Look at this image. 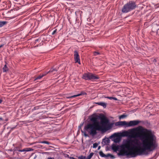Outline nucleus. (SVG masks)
I'll list each match as a JSON object with an SVG mask.
<instances>
[{
	"mask_svg": "<svg viewBox=\"0 0 159 159\" xmlns=\"http://www.w3.org/2000/svg\"><path fill=\"white\" fill-rule=\"evenodd\" d=\"M48 159H54V158L52 157H50L48 158Z\"/></svg>",
	"mask_w": 159,
	"mask_h": 159,
	"instance_id": "35",
	"label": "nucleus"
},
{
	"mask_svg": "<svg viewBox=\"0 0 159 159\" xmlns=\"http://www.w3.org/2000/svg\"><path fill=\"white\" fill-rule=\"evenodd\" d=\"M110 157L111 158H113L115 157L114 156L109 153L105 155V156L104 157Z\"/></svg>",
	"mask_w": 159,
	"mask_h": 159,
	"instance_id": "17",
	"label": "nucleus"
},
{
	"mask_svg": "<svg viewBox=\"0 0 159 159\" xmlns=\"http://www.w3.org/2000/svg\"><path fill=\"white\" fill-rule=\"evenodd\" d=\"M40 79V76H38L37 77V79Z\"/></svg>",
	"mask_w": 159,
	"mask_h": 159,
	"instance_id": "37",
	"label": "nucleus"
},
{
	"mask_svg": "<svg viewBox=\"0 0 159 159\" xmlns=\"http://www.w3.org/2000/svg\"><path fill=\"white\" fill-rule=\"evenodd\" d=\"M57 29H56L55 30H54L53 31V32H52V35H54L55 34H56L57 33Z\"/></svg>",
	"mask_w": 159,
	"mask_h": 159,
	"instance_id": "26",
	"label": "nucleus"
},
{
	"mask_svg": "<svg viewBox=\"0 0 159 159\" xmlns=\"http://www.w3.org/2000/svg\"><path fill=\"white\" fill-rule=\"evenodd\" d=\"M40 45H43V43H42H42H40Z\"/></svg>",
	"mask_w": 159,
	"mask_h": 159,
	"instance_id": "39",
	"label": "nucleus"
},
{
	"mask_svg": "<svg viewBox=\"0 0 159 159\" xmlns=\"http://www.w3.org/2000/svg\"><path fill=\"white\" fill-rule=\"evenodd\" d=\"M8 119H6L5 120V121H8Z\"/></svg>",
	"mask_w": 159,
	"mask_h": 159,
	"instance_id": "41",
	"label": "nucleus"
},
{
	"mask_svg": "<svg viewBox=\"0 0 159 159\" xmlns=\"http://www.w3.org/2000/svg\"><path fill=\"white\" fill-rule=\"evenodd\" d=\"M112 149L114 151L116 152L118 150V146L113 144L112 145Z\"/></svg>",
	"mask_w": 159,
	"mask_h": 159,
	"instance_id": "12",
	"label": "nucleus"
},
{
	"mask_svg": "<svg viewBox=\"0 0 159 159\" xmlns=\"http://www.w3.org/2000/svg\"><path fill=\"white\" fill-rule=\"evenodd\" d=\"M39 39H36L35 40V42L36 43L37 42H38L39 41Z\"/></svg>",
	"mask_w": 159,
	"mask_h": 159,
	"instance_id": "33",
	"label": "nucleus"
},
{
	"mask_svg": "<svg viewBox=\"0 0 159 159\" xmlns=\"http://www.w3.org/2000/svg\"><path fill=\"white\" fill-rule=\"evenodd\" d=\"M2 102V100L0 99V104Z\"/></svg>",
	"mask_w": 159,
	"mask_h": 159,
	"instance_id": "34",
	"label": "nucleus"
},
{
	"mask_svg": "<svg viewBox=\"0 0 159 159\" xmlns=\"http://www.w3.org/2000/svg\"><path fill=\"white\" fill-rule=\"evenodd\" d=\"M126 117H127L126 115H125V114H123V115H122L119 116V119L120 120L122 119H123V118Z\"/></svg>",
	"mask_w": 159,
	"mask_h": 159,
	"instance_id": "20",
	"label": "nucleus"
},
{
	"mask_svg": "<svg viewBox=\"0 0 159 159\" xmlns=\"http://www.w3.org/2000/svg\"><path fill=\"white\" fill-rule=\"evenodd\" d=\"M7 23L6 21H0V28L3 26Z\"/></svg>",
	"mask_w": 159,
	"mask_h": 159,
	"instance_id": "14",
	"label": "nucleus"
},
{
	"mask_svg": "<svg viewBox=\"0 0 159 159\" xmlns=\"http://www.w3.org/2000/svg\"><path fill=\"white\" fill-rule=\"evenodd\" d=\"M116 125L117 126H125L127 127V122L126 121H120L116 123Z\"/></svg>",
	"mask_w": 159,
	"mask_h": 159,
	"instance_id": "8",
	"label": "nucleus"
},
{
	"mask_svg": "<svg viewBox=\"0 0 159 159\" xmlns=\"http://www.w3.org/2000/svg\"><path fill=\"white\" fill-rule=\"evenodd\" d=\"M2 70H3V72H7L8 71V69L7 66V65L6 64L4 65V66Z\"/></svg>",
	"mask_w": 159,
	"mask_h": 159,
	"instance_id": "13",
	"label": "nucleus"
},
{
	"mask_svg": "<svg viewBox=\"0 0 159 159\" xmlns=\"http://www.w3.org/2000/svg\"><path fill=\"white\" fill-rule=\"evenodd\" d=\"M141 122V121L138 120L130 121L129 123L127 122V127L134 126Z\"/></svg>",
	"mask_w": 159,
	"mask_h": 159,
	"instance_id": "7",
	"label": "nucleus"
},
{
	"mask_svg": "<svg viewBox=\"0 0 159 159\" xmlns=\"http://www.w3.org/2000/svg\"><path fill=\"white\" fill-rule=\"evenodd\" d=\"M100 119V122L98 124L100 131L103 132H105L110 129L112 127L113 124L109 123V120L104 115H102L98 116V119Z\"/></svg>",
	"mask_w": 159,
	"mask_h": 159,
	"instance_id": "3",
	"label": "nucleus"
},
{
	"mask_svg": "<svg viewBox=\"0 0 159 159\" xmlns=\"http://www.w3.org/2000/svg\"><path fill=\"white\" fill-rule=\"evenodd\" d=\"M33 150V149H32L31 148H24L22 150H18V151L20 152H29Z\"/></svg>",
	"mask_w": 159,
	"mask_h": 159,
	"instance_id": "10",
	"label": "nucleus"
},
{
	"mask_svg": "<svg viewBox=\"0 0 159 159\" xmlns=\"http://www.w3.org/2000/svg\"><path fill=\"white\" fill-rule=\"evenodd\" d=\"M138 7L136 2L130 1L124 5L121 9V11L123 13H127L134 10Z\"/></svg>",
	"mask_w": 159,
	"mask_h": 159,
	"instance_id": "4",
	"label": "nucleus"
},
{
	"mask_svg": "<svg viewBox=\"0 0 159 159\" xmlns=\"http://www.w3.org/2000/svg\"><path fill=\"white\" fill-rule=\"evenodd\" d=\"M105 98H107L110 100L113 99L116 101L117 100H118V99L116 98L112 97H105Z\"/></svg>",
	"mask_w": 159,
	"mask_h": 159,
	"instance_id": "15",
	"label": "nucleus"
},
{
	"mask_svg": "<svg viewBox=\"0 0 159 159\" xmlns=\"http://www.w3.org/2000/svg\"><path fill=\"white\" fill-rule=\"evenodd\" d=\"M96 103L98 105L102 106L104 108H105L107 106V104L104 102H96Z\"/></svg>",
	"mask_w": 159,
	"mask_h": 159,
	"instance_id": "11",
	"label": "nucleus"
},
{
	"mask_svg": "<svg viewBox=\"0 0 159 159\" xmlns=\"http://www.w3.org/2000/svg\"><path fill=\"white\" fill-rule=\"evenodd\" d=\"M131 134L132 138H139L141 140L142 147L139 146L140 142L138 140H127L121 147V148L118 153L119 155L135 157L144 153L146 150L152 151L157 146L154 135L151 130L139 126L132 129Z\"/></svg>",
	"mask_w": 159,
	"mask_h": 159,
	"instance_id": "1",
	"label": "nucleus"
},
{
	"mask_svg": "<svg viewBox=\"0 0 159 159\" xmlns=\"http://www.w3.org/2000/svg\"><path fill=\"white\" fill-rule=\"evenodd\" d=\"M100 146L98 148H100Z\"/></svg>",
	"mask_w": 159,
	"mask_h": 159,
	"instance_id": "42",
	"label": "nucleus"
},
{
	"mask_svg": "<svg viewBox=\"0 0 159 159\" xmlns=\"http://www.w3.org/2000/svg\"><path fill=\"white\" fill-rule=\"evenodd\" d=\"M57 71V70L56 68H51L50 70L48 72V73H52L54 71Z\"/></svg>",
	"mask_w": 159,
	"mask_h": 159,
	"instance_id": "16",
	"label": "nucleus"
},
{
	"mask_svg": "<svg viewBox=\"0 0 159 159\" xmlns=\"http://www.w3.org/2000/svg\"><path fill=\"white\" fill-rule=\"evenodd\" d=\"M40 143H46V144H47L48 145L50 144V143L47 141H41V142H40Z\"/></svg>",
	"mask_w": 159,
	"mask_h": 159,
	"instance_id": "23",
	"label": "nucleus"
},
{
	"mask_svg": "<svg viewBox=\"0 0 159 159\" xmlns=\"http://www.w3.org/2000/svg\"><path fill=\"white\" fill-rule=\"evenodd\" d=\"M78 159H86V157L83 155H81L78 157Z\"/></svg>",
	"mask_w": 159,
	"mask_h": 159,
	"instance_id": "21",
	"label": "nucleus"
},
{
	"mask_svg": "<svg viewBox=\"0 0 159 159\" xmlns=\"http://www.w3.org/2000/svg\"><path fill=\"white\" fill-rule=\"evenodd\" d=\"M3 120V119L2 117H0V121Z\"/></svg>",
	"mask_w": 159,
	"mask_h": 159,
	"instance_id": "36",
	"label": "nucleus"
},
{
	"mask_svg": "<svg viewBox=\"0 0 159 159\" xmlns=\"http://www.w3.org/2000/svg\"><path fill=\"white\" fill-rule=\"evenodd\" d=\"M84 135L86 136V137H87V136H88V135L87 134H86V133H84Z\"/></svg>",
	"mask_w": 159,
	"mask_h": 159,
	"instance_id": "32",
	"label": "nucleus"
},
{
	"mask_svg": "<svg viewBox=\"0 0 159 159\" xmlns=\"http://www.w3.org/2000/svg\"><path fill=\"white\" fill-rule=\"evenodd\" d=\"M120 141V139L118 138H117L114 140V141L115 143H118Z\"/></svg>",
	"mask_w": 159,
	"mask_h": 159,
	"instance_id": "24",
	"label": "nucleus"
},
{
	"mask_svg": "<svg viewBox=\"0 0 159 159\" xmlns=\"http://www.w3.org/2000/svg\"><path fill=\"white\" fill-rule=\"evenodd\" d=\"M69 158L70 159H76L75 158H74L73 157H70Z\"/></svg>",
	"mask_w": 159,
	"mask_h": 159,
	"instance_id": "30",
	"label": "nucleus"
},
{
	"mask_svg": "<svg viewBox=\"0 0 159 159\" xmlns=\"http://www.w3.org/2000/svg\"><path fill=\"white\" fill-rule=\"evenodd\" d=\"M159 8V3L157 4L155 6V8Z\"/></svg>",
	"mask_w": 159,
	"mask_h": 159,
	"instance_id": "29",
	"label": "nucleus"
},
{
	"mask_svg": "<svg viewBox=\"0 0 159 159\" xmlns=\"http://www.w3.org/2000/svg\"><path fill=\"white\" fill-rule=\"evenodd\" d=\"M117 136V135L115 133V134H113L111 136V137H116Z\"/></svg>",
	"mask_w": 159,
	"mask_h": 159,
	"instance_id": "28",
	"label": "nucleus"
},
{
	"mask_svg": "<svg viewBox=\"0 0 159 159\" xmlns=\"http://www.w3.org/2000/svg\"><path fill=\"white\" fill-rule=\"evenodd\" d=\"M48 74V72H44L43 74L42 75H40V79L42 78L43 77V76H44L46 75L47 74Z\"/></svg>",
	"mask_w": 159,
	"mask_h": 159,
	"instance_id": "25",
	"label": "nucleus"
},
{
	"mask_svg": "<svg viewBox=\"0 0 159 159\" xmlns=\"http://www.w3.org/2000/svg\"><path fill=\"white\" fill-rule=\"evenodd\" d=\"M87 94L85 92L83 91L81 92L80 93L78 94L77 95H73V96H70V97H67V98H75V97H78V96H80L82 95H84V94Z\"/></svg>",
	"mask_w": 159,
	"mask_h": 159,
	"instance_id": "9",
	"label": "nucleus"
},
{
	"mask_svg": "<svg viewBox=\"0 0 159 159\" xmlns=\"http://www.w3.org/2000/svg\"><path fill=\"white\" fill-rule=\"evenodd\" d=\"M99 153L100 155L102 157H104L105 156V154L102 151H100Z\"/></svg>",
	"mask_w": 159,
	"mask_h": 159,
	"instance_id": "19",
	"label": "nucleus"
},
{
	"mask_svg": "<svg viewBox=\"0 0 159 159\" xmlns=\"http://www.w3.org/2000/svg\"><path fill=\"white\" fill-rule=\"evenodd\" d=\"M74 56L75 63H78L80 65L81 63L80 62V56L77 51L75 50L74 51Z\"/></svg>",
	"mask_w": 159,
	"mask_h": 159,
	"instance_id": "6",
	"label": "nucleus"
},
{
	"mask_svg": "<svg viewBox=\"0 0 159 159\" xmlns=\"http://www.w3.org/2000/svg\"><path fill=\"white\" fill-rule=\"evenodd\" d=\"M34 108H35V109L36 110V109H38V108H37V107H34Z\"/></svg>",
	"mask_w": 159,
	"mask_h": 159,
	"instance_id": "38",
	"label": "nucleus"
},
{
	"mask_svg": "<svg viewBox=\"0 0 159 159\" xmlns=\"http://www.w3.org/2000/svg\"><path fill=\"white\" fill-rule=\"evenodd\" d=\"M94 153L93 152L91 153L86 158V159H90L93 156Z\"/></svg>",
	"mask_w": 159,
	"mask_h": 159,
	"instance_id": "18",
	"label": "nucleus"
},
{
	"mask_svg": "<svg viewBox=\"0 0 159 159\" xmlns=\"http://www.w3.org/2000/svg\"><path fill=\"white\" fill-rule=\"evenodd\" d=\"M153 61L154 62H157V60L156 59H154L153 60Z\"/></svg>",
	"mask_w": 159,
	"mask_h": 159,
	"instance_id": "31",
	"label": "nucleus"
},
{
	"mask_svg": "<svg viewBox=\"0 0 159 159\" xmlns=\"http://www.w3.org/2000/svg\"><path fill=\"white\" fill-rule=\"evenodd\" d=\"M93 55L94 56H96L97 55L101 54V53L98 52H93Z\"/></svg>",
	"mask_w": 159,
	"mask_h": 159,
	"instance_id": "22",
	"label": "nucleus"
},
{
	"mask_svg": "<svg viewBox=\"0 0 159 159\" xmlns=\"http://www.w3.org/2000/svg\"><path fill=\"white\" fill-rule=\"evenodd\" d=\"M98 146V144L97 143H94L93 145V148H96Z\"/></svg>",
	"mask_w": 159,
	"mask_h": 159,
	"instance_id": "27",
	"label": "nucleus"
},
{
	"mask_svg": "<svg viewBox=\"0 0 159 159\" xmlns=\"http://www.w3.org/2000/svg\"><path fill=\"white\" fill-rule=\"evenodd\" d=\"M98 116L97 115L93 116L90 119V120L93 123V124L89 123L85 125L84 129L85 130L88 131L89 129H90L89 134L92 135H95L97 133V130H100V129L98 125L99 122L98 121Z\"/></svg>",
	"mask_w": 159,
	"mask_h": 159,
	"instance_id": "2",
	"label": "nucleus"
},
{
	"mask_svg": "<svg viewBox=\"0 0 159 159\" xmlns=\"http://www.w3.org/2000/svg\"><path fill=\"white\" fill-rule=\"evenodd\" d=\"M3 46V45H0V48L2 47Z\"/></svg>",
	"mask_w": 159,
	"mask_h": 159,
	"instance_id": "40",
	"label": "nucleus"
},
{
	"mask_svg": "<svg viewBox=\"0 0 159 159\" xmlns=\"http://www.w3.org/2000/svg\"><path fill=\"white\" fill-rule=\"evenodd\" d=\"M98 75L91 73H84L82 76V78L86 80H95L99 79Z\"/></svg>",
	"mask_w": 159,
	"mask_h": 159,
	"instance_id": "5",
	"label": "nucleus"
}]
</instances>
